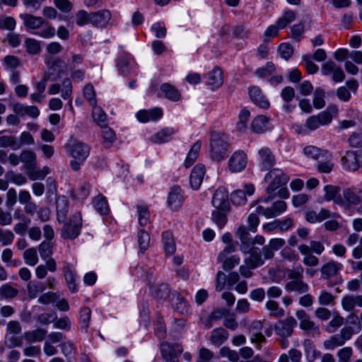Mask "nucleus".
Wrapping results in <instances>:
<instances>
[{
  "mask_svg": "<svg viewBox=\"0 0 362 362\" xmlns=\"http://www.w3.org/2000/svg\"><path fill=\"white\" fill-rule=\"evenodd\" d=\"M40 257L45 260V264H41L35 268V275L37 279H43L47 272L54 273L57 269L56 260L52 257L53 254V243L51 241L44 240L38 247Z\"/></svg>",
  "mask_w": 362,
  "mask_h": 362,
  "instance_id": "obj_1",
  "label": "nucleus"
},
{
  "mask_svg": "<svg viewBox=\"0 0 362 362\" xmlns=\"http://www.w3.org/2000/svg\"><path fill=\"white\" fill-rule=\"evenodd\" d=\"M228 136L220 132H212L210 134L209 154L213 160L220 162L224 160L230 150Z\"/></svg>",
  "mask_w": 362,
  "mask_h": 362,
  "instance_id": "obj_2",
  "label": "nucleus"
},
{
  "mask_svg": "<svg viewBox=\"0 0 362 362\" xmlns=\"http://www.w3.org/2000/svg\"><path fill=\"white\" fill-rule=\"evenodd\" d=\"M303 267L300 264L286 270L287 281L284 288L287 292L301 295L309 291L308 284L303 281Z\"/></svg>",
  "mask_w": 362,
  "mask_h": 362,
  "instance_id": "obj_3",
  "label": "nucleus"
},
{
  "mask_svg": "<svg viewBox=\"0 0 362 362\" xmlns=\"http://www.w3.org/2000/svg\"><path fill=\"white\" fill-rule=\"evenodd\" d=\"M289 176L280 168L271 169L264 176V181L268 183L267 193L268 197L266 202L276 197V190L287 184Z\"/></svg>",
  "mask_w": 362,
  "mask_h": 362,
  "instance_id": "obj_4",
  "label": "nucleus"
},
{
  "mask_svg": "<svg viewBox=\"0 0 362 362\" xmlns=\"http://www.w3.org/2000/svg\"><path fill=\"white\" fill-rule=\"evenodd\" d=\"M332 118V115L329 110L320 112L317 115L310 116L306 119L304 127L297 126L296 131L300 134H305L307 130L314 131L320 126L331 123Z\"/></svg>",
  "mask_w": 362,
  "mask_h": 362,
  "instance_id": "obj_5",
  "label": "nucleus"
},
{
  "mask_svg": "<svg viewBox=\"0 0 362 362\" xmlns=\"http://www.w3.org/2000/svg\"><path fill=\"white\" fill-rule=\"evenodd\" d=\"M82 228V215L80 211L74 213L62 228L61 236L64 239L74 240L80 234Z\"/></svg>",
  "mask_w": 362,
  "mask_h": 362,
  "instance_id": "obj_6",
  "label": "nucleus"
},
{
  "mask_svg": "<svg viewBox=\"0 0 362 362\" xmlns=\"http://www.w3.org/2000/svg\"><path fill=\"white\" fill-rule=\"evenodd\" d=\"M161 357L166 362H179V356L183 352V348L180 343L162 341L160 345Z\"/></svg>",
  "mask_w": 362,
  "mask_h": 362,
  "instance_id": "obj_7",
  "label": "nucleus"
},
{
  "mask_svg": "<svg viewBox=\"0 0 362 362\" xmlns=\"http://www.w3.org/2000/svg\"><path fill=\"white\" fill-rule=\"evenodd\" d=\"M297 325L296 319L292 317H287L284 320L277 321L274 325V330L276 335L281 338H288L293 334V328Z\"/></svg>",
  "mask_w": 362,
  "mask_h": 362,
  "instance_id": "obj_8",
  "label": "nucleus"
},
{
  "mask_svg": "<svg viewBox=\"0 0 362 362\" xmlns=\"http://www.w3.org/2000/svg\"><path fill=\"white\" fill-rule=\"evenodd\" d=\"M361 189L355 187L346 188L343 190L342 196L339 197L336 204L341 206L357 205L361 202Z\"/></svg>",
  "mask_w": 362,
  "mask_h": 362,
  "instance_id": "obj_9",
  "label": "nucleus"
},
{
  "mask_svg": "<svg viewBox=\"0 0 362 362\" xmlns=\"http://www.w3.org/2000/svg\"><path fill=\"white\" fill-rule=\"evenodd\" d=\"M67 148L70 155L79 160H85L90 154V147L86 144L76 140L71 141Z\"/></svg>",
  "mask_w": 362,
  "mask_h": 362,
  "instance_id": "obj_10",
  "label": "nucleus"
},
{
  "mask_svg": "<svg viewBox=\"0 0 362 362\" xmlns=\"http://www.w3.org/2000/svg\"><path fill=\"white\" fill-rule=\"evenodd\" d=\"M185 200L184 192L178 185H174L170 189L168 196L167 205L173 211L178 210Z\"/></svg>",
  "mask_w": 362,
  "mask_h": 362,
  "instance_id": "obj_11",
  "label": "nucleus"
},
{
  "mask_svg": "<svg viewBox=\"0 0 362 362\" xmlns=\"http://www.w3.org/2000/svg\"><path fill=\"white\" fill-rule=\"evenodd\" d=\"M62 273L66 283L67 287L71 293L78 291V286L76 284V272L73 264L68 262H64L62 266Z\"/></svg>",
  "mask_w": 362,
  "mask_h": 362,
  "instance_id": "obj_12",
  "label": "nucleus"
},
{
  "mask_svg": "<svg viewBox=\"0 0 362 362\" xmlns=\"http://www.w3.org/2000/svg\"><path fill=\"white\" fill-rule=\"evenodd\" d=\"M247 163L246 153L238 150L235 151L228 160V168L233 173L241 172L245 169Z\"/></svg>",
  "mask_w": 362,
  "mask_h": 362,
  "instance_id": "obj_13",
  "label": "nucleus"
},
{
  "mask_svg": "<svg viewBox=\"0 0 362 362\" xmlns=\"http://www.w3.org/2000/svg\"><path fill=\"white\" fill-rule=\"evenodd\" d=\"M258 161L262 171L271 169L276 163V158L269 147H262L258 151Z\"/></svg>",
  "mask_w": 362,
  "mask_h": 362,
  "instance_id": "obj_14",
  "label": "nucleus"
},
{
  "mask_svg": "<svg viewBox=\"0 0 362 362\" xmlns=\"http://www.w3.org/2000/svg\"><path fill=\"white\" fill-rule=\"evenodd\" d=\"M211 203L216 209L229 210L228 193L225 187H218L215 191Z\"/></svg>",
  "mask_w": 362,
  "mask_h": 362,
  "instance_id": "obj_15",
  "label": "nucleus"
},
{
  "mask_svg": "<svg viewBox=\"0 0 362 362\" xmlns=\"http://www.w3.org/2000/svg\"><path fill=\"white\" fill-rule=\"evenodd\" d=\"M343 265L334 260H329L324 264L320 268L322 279L328 280L337 276L342 270Z\"/></svg>",
  "mask_w": 362,
  "mask_h": 362,
  "instance_id": "obj_16",
  "label": "nucleus"
},
{
  "mask_svg": "<svg viewBox=\"0 0 362 362\" xmlns=\"http://www.w3.org/2000/svg\"><path fill=\"white\" fill-rule=\"evenodd\" d=\"M111 13L107 9L90 12V24L95 27L105 28L111 19Z\"/></svg>",
  "mask_w": 362,
  "mask_h": 362,
  "instance_id": "obj_17",
  "label": "nucleus"
},
{
  "mask_svg": "<svg viewBox=\"0 0 362 362\" xmlns=\"http://www.w3.org/2000/svg\"><path fill=\"white\" fill-rule=\"evenodd\" d=\"M248 228L245 226L241 225L238 226L235 231V235L239 238L241 245L240 250L243 254H247L248 248L252 246V238L249 233Z\"/></svg>",
  "mask_w": 362,
  "mask_h": 362,
  "instance_id": "obj_18",
  "label": "nucleus"
},
{
  "mask_svg": "<svg viewBox=\"0 0 362 362\" xmlns=\"http://www.w3.org/2000/svg\"><path fill=\"white\" fill-rule=\"evenodd\" d=\"M247 254H249V256L244 259V264L249 265L250 268L256 269L264 263L260 250L258 247H249Z\"/></svg>",
  "mask_w": 362,
  "mask_h": 362,
  "instance_id": "obj_19",
  "label": "nucleus"
},
{
  "mask_svg": "<svg viewBox=\"0 0 362 362\" xmlns=\"http://www.w3.org/2000/svg\"><path fill=\"white\" fill-rule=\"evenodd\" d=\"M249 95L252 103L260 108L267 109L269 107V100L262 94V90L259 87H250Z\"/></svg>",
  "mask_w": 362,
  "mask_h": 362,
  "instance_id": "obj_20",
  "label": "nucleus"
},
{
  "mask_svg": "<svg viewBox=\"0 0 362 362\" xmlns=\"http://www.w3.org/2000/svg\"><path fill=\"white\" fill-rule=\"evenodd\" d=\"M163 116L162 109L155 107L150 110H141L136 113V118L141 122L156 121Z\"/></svg>",
  "mask_w": 362,
  "mask_h": 362,
  "instance_id": "obj_21",
  "label": "nucleus"
},
{
  "mask_svg": "<svg viewBox=\"0 0 362 362\" xmlns=\"http://www.w3.org/2000/svg\"><path fill=\"white\" fill-rule=\"evenodd\" d=\"M204 174L205 168L203 165L197 164L193 168L189 177V184L193 189L197 190L200 187Z\"/></svg>",
  "mask_w": 362,
  "mask_h": 362,
  "instance_id": "obj_22",
  "label": "nucleus"
},
{
  "mask_svg": "<svg viewBox=\"0 0 362 362\" xmlns=\"http://www.w3.org/2000/svg\"><path fill=\"white\" fill-rule=\"evenodd\" d=\"M223 83V71L218 66H216L208 74L206 85L210 89L214 90L221 87Z\"/></svg>",
  "mask_w": 362,
  "mask_h": 362,
  "instance_id": "obj_23",
  "label": "nucleus"
},
{
  "mask_svg": "<svg viewBox=\"0 0 362 362\" xmlns=\"http://www.w3.org/2000/svg\"><path fill=\"white\" fill-rule=\"evenodd\" d=\"M20 18L27 30H37L45 25V20L40 16H35L28 13H21Z\"/></svg>",
  "mask_w": 362,
  "mask_h": 362,
  "instance_id": "obj_24",
  "label": "nucleus"
},
{
  "mask_svg": "<svg viewBox=\"0 0 362 362\" xmlns=\"http://www.w3.org/2000/svg\"><path fill=\"white\" fill-rule=\"evenodd\" d=\"M341 306L347 312H353L356 307L362 308V295H346L341 298Z\"/></svg>",
  "mask_w": 362,
  "mask_h": 362,
  "instance_id": "obj_25",
  "label": "nucleus"
},
{
  "mask_svg": "<svg viewBox=\"0 0 362 362\" xmlns=\"http://www.w3.org/2000/svg\"><path fill=\"white\" fill-rule=\"evenodd\" d=\"M281 97L285 102L283 109L287 112H292L296 107V105L291 104V101L295 97V90L291 86L284 88L281 92Z\"/></svg>",
  "mask_w": 362,
  "mask_h": 362,
  "instance_id": "obj_26",
  "label": "nucleus"
},
{
  "mask_svg": "<svg viewBox=\"0 0 362 362\" xmlns=\"http://www.w3.org/2000/svg\"><path fill=\"white\" fill-rule=\"evenodd\" d=\"M341 162L345 169L348 170H356L359 168L357 151H347L342 157Z\"/></svg>",
  "mask_w": 362,
  "mask_h": 362,
  "instance_id": "obj_27",
  "label": "nucleus"
},
{
  "mask_svg": "<svg viewBox=\"0 0 362 362\" xmlns=\"http://www.w3.org/2000/svg\"><path fill=\"white\" fill-rule=\"evenodd\" d=\"M57 221L65 223L69 211V202L65 197H59L56 200Z\"/></svg>",
  "mask_w": 362,
  "mask_h": 362,
  "instance_id": "obj_28",
  "label": "nucleus"
},
{
  "mask_svg": "<svg viewBox=\"0 0 362 362\" xmlns=\"http://www.w3.org/2000/svg\"><path fill=\"white\" fill-rule=\"evenodd\" d=\"M269 119L264 115L255 117L251 124L252 130L257 134H263L269 129Z\"/></svg>",
  "mask_w": 362,
  "mask_h": 362,
  "instance_id": "obj_29",
  "label": "nucleus"
},
{
  "mask_svg": "<svg viewBox=\"0 0 362 362\" xmlns=\"http://www.w3.org/2000/svg\"><path fill=\"white\" fill-rule=\"evenodd\" d=\"M162 243L167 255H172L176 250L175 243L170 231L166 230L162 233Z\"/></svg>",
  "mask_w": 362,
  "mask_h": 362,
  "instance_id": "obj_30",
  "label": "nucleus"
},
{
  "mask_svg": "<svg viewBox=\"0 0 362 362\" xmlns=\"http://www.w3.org/2000/svg\"><path fill=\"white\" fill-rule=\"evenodd\" d=\"M228 332L223 327H218L211 332L210 337L211 343L215 346L223 344L228 338Z\"/></svg>",
  "mask_w": 362,
  "mask_h": 362,
  "instance_id": "obj_31",
  "label": "nucleus"
},
{
  "mask_svg": "<svg viewBox=\"0 0 362 362\" xmlns=\"http://www.w3.org/2000/svg\"><path fill=\"white\" fill-rule=\"evenodd\" d=\"M304 352L306 359L308 362H314L315 359L320 356V351L317 350L313 341L305 339L303 342Z\"/></svg>",
  "mask_w": 362,
  "mask_h": 362,
  "instance_id": "obj_32",
  "label": "nucleus"
},
{
  "mask_svg": "<svg viewBox=\"0 0 362 362\" xmlns=\"http://www.w3.org/2000/svg\"><path fill=\"white\" fill-rule=\"evenodd\" d=\"M21 161L23 163V166L27 173L36 168V154L29 150L23 151L21 153Z\"/></svg>",
  "mask_w": 362,
  "mask_h": 362,
  "instance_id": "obj_33",
  "label": "nucleus"
},
{
  "mask_svg": "<svg viewBox=\"0 0 362 362\" xmlns=\"http://www.w3.org/2000/svg\"><path fill=\"white\" fill-rule=\"evenodd\" d=\"M160 90L165 98L172 101H178L180 99L179 90L173 85L164 83L160 85Z\"/></svg>",
  "mask_w": 362,
  "mask_h": 362,
  "instance_id": "obj_34",
  "label": "nucleus"
},
{
  "mask_svg": "<svg viewBox=\"0 0 362 362\" xmlns=\"http://www.w3.org/2000/svg\"><path fill=\"white\" fill-rule=\"evenodd\" d=\"M132 62L133 57L130 54L127 52L122 53L117 59V67L118 71L122 74H126Z\"/></svg>",
  "mask_w": 362,
  "mask_h": 362,
  "instance_id": "obj_35",
  "label": "nucleus"
},
{
  "mask_svg": "<svg viewBox=\"0 0 362 362\" xmlns=\"http://www.w3.org/2000/svg\"><path fill=\"white\" fill-rule=\"evenodd\" d=\"M47 334V330L37 328L32 331H27L23 334V338L29 343L42 341Z\"/></svg>",
  "mask_w": 362,
  "mask_h": 362,
  "instance_id": "obj_36",
  "label": "nucleus"
},
{
  "mask_svg": "<svg viewBox=\"0 0 362 362\" xmlns=\"http://www.w3.org/2000/svg\"><path fill=\"white\" fill-rule=\"evenodd\" d=\"M93 205L95 211L100 215H106L110 212L107 200L101 194L93 199Z\"/></svg>",
  "mask_w": 362,
  "mask_h": 362,
  "instance_id": "obj_37",
  "label": "nucleus"
},
{
  "mask_svg": "<svg viewBox=\"0 0 362 362\" xmlns=\"http://www.w3.org/2000/svg\"><path fill=\"white\" fill-rule=\"evenodd\" d=\"M201 146L202 143L200 141H196L192 145L184 163L185 168H189L196 161L201 150Z\"/></svg>",
  "mask_w": 362,
  "mask_h": 362,
  "instance_id": "obj_38",
  "label": "nucleus"
},
{
  "mask_svg": "<svg viewBox=\"0 0 362 362\" xmlns=\"http://www.w3.org/2000/svg\"><path fill=\"white\" fill-rule=\"evenodd\" d=\"M91 310L86 306L81 308L79 315V328L81 332H86L88 331Z\"/></svg>",
  "mask_w": 362,
  "mask_h": 362,
  "instance_id": "obj_39",
  "label": "nucleus"
},
{
  "mask_svg": "<svg viewBox=\"0 0 362 362\" xmlns=\"http://www.w3.org/2000/svg\"><path fill=\"white\" fill-rule=\"evenodd\" d=\"M152 296L158 300H165L170 296V288L168 284H161L151 288Z\"/></svg>",
  "mask_w": 362,
  "mask_h": 362,
  "instance_id": "obj_40",
  "label": "nucleus"
},
{
  "mask_svg": "<svg viewBox=\"0 0 362 362\" xmlns=\"http://www.w3.org/2000/svg\"><path fill=\"white\" fill-rule=\"evenodd\" d=\"M296 13L292 10L287 9L284 11L282 16L279 18L276 22L278 28L280 29L285 28L288 24L295 21Z\"/></svg>",
  "mask_w": 362,
  "mask_h": 362,
  "instance_id": "obj_41",
  "label": "nucleus"
},
{
  "mask_svg": "<svg viewBox=\"0 0 362 362\" xmlns=\"http://www.w3.org/2000/svg\"><path fill=\"white\" fill-rule=\"evenodd\" d=\"M92 116L93 120L101 127H105L107 125V117L105 112L97 104L92 106Z\"/></svg>",
  "mask_w": 362,
  "mask_h": 362,
  "instance_id": "obj_42",
  "label": "nucleus"
},
{
  "mask_svg": "<svg viewBox=\"0 0 362 362\" xmlns=\"http://www.w3.org/2000/svg\"><path fill=\"white\" fill-rule=\"evenodd\" d=\"M174 131L172 128H165L151 136V141L154 143L161 144L168 142L171 139Z\"/></svg>",
  "mask_w": 362,
  "mask_h": 362,
  "instance_id": "obj_43",
  "label": "nucleus"
},
{
  "mask_svg": "<svg viewBox=\"0 0 362 362\" xmlns=\"http://www.w3.org/2000/svg\"><path fill=\"white\" fill-rule=\"evenodd\" d=\"M28 293L30 298H35L39 293L45 291L46 286L43 282L32 281L28 283Z\"/></svg>",
  "mask_w": 362,
  "mask_h": 362,
  "instance_id": "obj_44",
  "label": "nucleus"
},
{
  "mask_svg": "<svg viewBox=\"0 0 362 362\" xmlns=\"http://www.w3.org/2000/svg\"><path fill=\"white\" fill-rule=\"evenodd\" d=\"M265 307L269 311V315L272 317H281L285 315L284 310L275 300H268L265 304Z\"/></svg>",
  "mask_w": 362,
  "mask_h": 362,
  "instance_id": "obj_45",
  "label": "nucleus"
},
{
  "mask_svg": "<svg viewBox=\"0 0 362 362\" xmlns=\"http://www.w3.org/2000/svg\"><path fill=\"white\" fill-rule=\"evenodd\" d=\"M226 211L227 210L216 209L212 212L211 219L220 229L223 228L227 223Z\"/></svg>",
  "mask_w": 362,
  "mask_h": 362,
  "instance_id": "obj_46",
  "label": "nucleus"
},
{
  "mask_svg": "<svg viewBox=\"0 0 362 362\" xmlns=\"http://www.w3.org/2000/svg\"><path fill=\"white\" fill-rule=\"evenodd\" d=\"M16 26V21L12 16L0 15V30L13 31Z\"/></svg>",
  "mask_w": 362,
  "mask_h": 362,
  "instance_id": "obj_47",
  "label": "nucleus"
},
{
  "mask_svg": "<svg viewBox=\"0 0 362 362\" xmlns=\"http://www.w3.org/2000/svg\"><path fill=\"white\" fill-rule=\"evenodd\" d=\"M251 34L250 29L247 28L243 24H238L233 27L232 30V35L237 39H247L249 38Z\"/></svg>",
  "mask_w": 362,
  "mask_h": 362,
  "instance_id": "obj_48",
  "label": "nucleus"
},
{
  "mask_svg": "<svg viewBox=\"0 0 362 362\" xmlns=\"http://www.w3.org/2000/svg\"><path fill=\"white\" fill-rule=\"evenodd\" d=\"M325 93L321 88H317L313 93V103L316 109H321L325 106Z\"/></svg>",
  "mask_w": 362,
  "mask_h": 362,
  "instance_id": "obj_49",
  "label": "nucleus"
},
{
  "mask_svg": "<svg viewBox=\"0 0 362 362\" xmlns=\"http://www.w3.org/2000/svg\"><path fill=\"white\" fill-rule=\"evenodd\" d=\"M250 116V112L246 109H243L239 113V120L237 123L236 128L238 132H243L247 127V123Z\"/></svg>",
  "mask_w": 362,
  "mask_h": 362,
  "instance_id": "obj_50",
  "label": "nucleus"
},
{
  "mask_svg": "<svg viewBox=\"0 0 362 362\" xmlns=\"http://www.w3.org/2000/svg\"><path fill=\"white\" fill-rule=\"evenodd\" d=\"M132 273L139 279H144L145 281H148V276H152L153 274L144 264H138L132 270Z\"/></svg>",
  "mask_w": 362,
  "mask_h": 362,
  "instance_id": "obj_51",
  "label": "nucleus"
},
{
  "mask_svg": "<svg viewBox=\"0 0 362 362\" xmlns=\"http://www.w3.org/2000/svg\"><path fill=\"white\" fill-rule=\"evenodd\" d=\"M325 191V199L327 201L333 200L336 203V200L339 197H341L339 194L340 188L337 186L327 185L324 187Z\"/></svg>",
  "mask_w": 362,
  "mask_h": 362,
  "instance_id": "obj_52",
  "label": "nucleus"
},
{
  "mask_svg": "<svg viewBox=\"0 0 362 362\" xmlns=\"http://www.w3.org/2000/svg\"><path fill=\"white\" fill-rule=\"evenodd\" d=\"M345 344V341L338 334H334L325 340L323 343L324 347L328 350H333L338 346H341Z\"/></svg>",
  "mask_w": 362,
  "mask_h": 362,
  "instance_id": "obj_53",
  "label": "nucleus"
},
{
  "mask_svg": "<svg viewBox=\"0 0 362 362\" xmlns=\"http://www.w3.org/2000/svg\"><path fill=\"white\" fill-rule=\"evenodd\" d=\"M18 293V291L6 284L0 286V300L13 298Z\"/></svg>",
  "mask_w": 362,
  "mask_h": 362,
  "instance_id": "obj_54",
  "label": "nucleus"
},
{
  "mask_svg": "<svg viewBox=\"0 0 362 362\" xmlns=\"http://www.w3.org/2000/svg\"><path fill=\"white\" fill-rule=\"evenodd\" d=\"M220 263H222V268L224 270H230L239 264L240 259L238 255H232L229 257H226L222 259H217Z\"/></svg>",
  "mask_w": 362,
  "mask_h": 362,
  "instance_id": "obj_55",
  "label": "nucleus"
},
{
  "mask_svg": "<svg viewBox=\"0 0 362 362\" xmlns=\"http://www.w3.org/2000/svg\"><path fill=\"white\" fill-rule=\"evenodd\" d=\"M26 52L31 55H35L40 52L41 46L40 42L33 38H27L25 41Z\"/></svg>",
  "mask_w": 362,
  "mask_h": 362,
  "instance_id": "obj_56",
  "label": "nucleus"
},
{
  "mask_svg": "<svg viewBox=\"0 0 362 362\" xmlns=\"http://www.w3.org/2000/svg\"><path fill=\"white\" fill-rule=\"evenodd\" d=\"M25 262L29 266H35L38 262L37 250L34 247L28 248L23 252Z\"/></svg>",
  "mask_w": 362,
  "mask_h": 362,
  "instance_id": "obj_57",
  "label": "nucleus"
},
{
  "mask_svg": "<svg viewBox=\"0 0 362 362\" xmlns=\"http://www.w3.org/2000/svg\"><path fill=\"white\" fill-rule=\"evenodd\" d=\"M2 64L6 70H14L21 66V60L13 55H6L2 61Z\"/></svg>",
  "mask_w": 362,
  "mask_h": 362,
  "instance_id": "obj_58",
  "label": "nucleus"
},
{
  "mask_svg": "<svg viewBox=\"0 0 362 362\" xmlns=\"http://www.w3.org/2000/svg\"><path fill=\"white\" fill-rule=\"evenodd\" d=\"M138 243L140 250L144 252L148 247L150 243V235L144 230H139L138 232Z\"/></svg>",
  "mask_w": 362,
  "mask_h": 362,
  "instance_id": "obj_59",
  "label": "nucleus"
},
{
  "mask_svg": "<svg viewBox=\"0 0 362 362\" xmlns=\"http://www.w3.org/2000/svg\"><path fill=\"white\" fill-rule=\"evenodd\" d=\"M275 70V65L272 62H267L264 66L256 69L255 74L259 78H265L272 75Z\"/></svg>",
  "mask_w": 362,
  "mask_h": 362,
  "instance_id": "obj_60",
  "label": "nucleus"
},
{
  "mask_svg": "<svg viewBox=\"0 0 362 362\" xmlns=\"http://www.w3.org/2000/svg\"><path fill=\"white\" fill-rule=\"evenodd\" d=\"M76 24L78 26H84L90 23V13H88L85 10H79L75 14Z\"/></svg>",
  "mask_w": 362,
  "mask_h": 362,
  "instance_id": "obj_61",
  "label": "nucleus"
},
{
  "mask_svg": "<svg viewBox=\"0 0 362 362\" xmlns=\"http://www.w3.org/2000/svg\"><path fill=\"white\" fill-rule=\"evenodd\" d=\"M287 209V204L284 201H276L273 203L269 210L271 211V218L279 216L284 213Z\"/></svg>",
  "mask_w": 362,
  "mask_h": 362,
  "instance_id": "obj_62",
  "label": "nucleus"
},
{
  "mask_svg": "<svg viewBox=\"0 0 362 362\" xmlns=\"http://www.w3.org/2000/svg\"><path fill=\"white\" fill-rule=\"evenodd\" d=\"M139 223L141 227L146 226L149 221L150 213L146 206H139L137 207Z\"/></svg>",
  "mask_w": 362,
  "mask_h": 362,
  "instance_id": "obj_63",
  "label": "nucleus"
},
{
  "mask_svg": "<svg viewBox=\"0 0 362 362\" xmlns=\"http://www.w3.org/2000/svg\"><path fill=\"white\" fill-rule=\"evenodd\" d=\"M90 190V185L89 183L83 182L75 191V197L80 200L83 201L86 199L89 194Z\"/></svg>",
  "mask_w": 362,
  "mask_h": 362,
  "instance_id": "obj_64",
  "label": "nucleus"
}]
</instances>
